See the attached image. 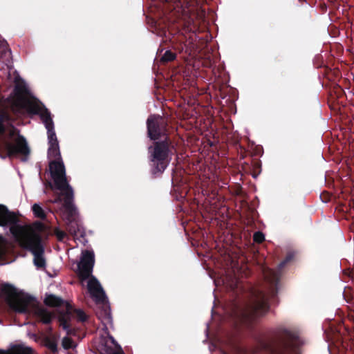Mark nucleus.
I'll list each match as a JSON object with an SVG mask.
<instances>
[{
    "instance_id": "1",
    "label": "nucleus",
    "mask_w": 354,
    "mask_h": 354,
    "mask_svg": "<svg viewBox=\"0 0 354 354\" xmlns=\"http://www.w3.org/2000/svg\"><path fill=\"white\" fill-rule=\"evenodd\" d=\"M263 276L268 286L267 290L252 288V299L242 313L243 320L248 326L268 313V299L275 297L278 292L279 274L272 270L263 267Z\"/></svg>"
},
{
    "instance_id": "2",
    "label": "nucleus",
    "mask_w": 354,
    "mask_h": 354,
    "mask_svg": "<svg viewBox=\"0 0 354 354\" xmlns=\"http://www.w3.org/2000/svg\"><path fill=\"white\" fill-rule=\"evenodd\" d=\"M259 348L270 354H296L303 342L295 329L284 327L276 329L267 338L257 337Z\"/></svg>"
},
{
    "instance_id": "3",
    "label": "nucleus",
    "mask_w": 354,
    "mask_h": 354,
    "mask_svg": "<svg viewBox=\"0 0 354 354\" xmlns=\"http://www.w3.org/2000/svg\"><path fill=\"white\" fill-rule=\"evenodd\" d=\"M0 292L8 297V301L10 307L15 312L25 314L33 313L43 324H49L51 323L53 318V313L45 308L40 306L35 297L29 295L15 297L17 290L9 283L2 284Z\"/></svg>"
},
{
    "instance_id": "4",
    "label": "nucleus",
    "mask_w": 354,
    "mask_h": 354,
    "mask_svg": "<svg viewBox=\"0 0 354 354\" xmlns=\"http://www.w3.org/2000/svg\"><path fill=\"white\" fill-rule=\"evenodd\" d=\"M176 152V146L169 136L154 141L148 147L149 172L152 178L162 176Z\"/></svg>"
},
{
    "instance_id": "5",
    "label": "nucleus",
    "mask_w": 354,
    "mask_h": 354,
    "mask_svg": "<svg viewBox=\"0 0 354 354\" xmlns=\"http://www.w3.org/2000/svg\"><path fill=\"white\" fill-rule=\"evenodd\" d=\"M49 171L54 183L47 181L46 186L52 190L55 188L60 191L59 193L56 194L55 198L50 200L49 202L59 204L63 200H65V204L70 209L71 199H74V192L67 180L65 166L62 160L50 161Z\"/></svg>"
},
{
    "instance_id": "6",
    "label": "nucleus",
    "mask_w": 354,
    "mask_h": 354,
    "mask_svg": "<svg viewBox=\"0 0 354 354\" xmlns=\"http://www.w3.org/2000/svg\"><path fill=\"white\" fill-rule=\"evenodd\" d=\"M94 263L93 252L88 250L82 251L80 261L77 264V274L82 281L88 279L87 288L95 303L105 304L107 302L105 292L98 280L92 275Z\"/></svg>"
},
{
    "instance_id": "7",
    "label": "nucleus",
    "mask_w": 354,
    "mask_h": 354,
    "mask_svg": "<svg viewBox=\"0 0 354 354\" xmlns=\"http://www.w3.org/2000/svg\"><path fill=\"white\" fill-rule=\"evenodd\" d=\"M44 225L38 223L36 227H17L19 232L23 233V238L18 243L20 246L30 251L34 256L33 263L37 269L46 268V261L44 258V247L42 243V237L40 232Z\"/></svg>"
},
{
    "instance_id": "8",
    "label": "nucleus",
    "mask_w": 354,
    "mask_h": 354,
    "mask_svg": "<svg viewBox=\"0 0 354 354\" xmlns=\"http://www.w3.org/2000/svg\"><path fill=\"white\" fill-rule=\"evenodd\" d=\"M24 102V107L28 113L39 115L47 129L48 145L59 144L50 111L45 106H41V104L35 101L26 100Z\"/></svg>"
},
{
    "instance_id": "9",
    "label": "nucleus",
    "mask_w": 354,
    "mask_h": 354,
    "mask_svg": "<svg viewBox=\"0 0 354 354\" xmlns=\"http://www.w3.org/2000/svg\"><path fill=\"white\" fill-rule=\"evenodd\" d=\"M19 221L15 212L10 211L5 205L0 204V226L10 225V231L17 242L24 236L23 233L20 232L17 227H33L30 225H19Z\"/></svg>"
},
{
    "instance_id": "10",
    "label": "nucleus",
    "mask_w": 354,
    "mask_h": 354,
    "mask_svg": "<svg viewBox=\"0 0 354 354\" xmlns=\"http://www.w3.org/2000/svg\"><path fill=\"white\" fill-rule=\"evenodd\" d=\"M167 121L159 115H150L147 120L148 137L154 141L168 136Z\"/></svg>"
},
{
    "instance_id": "11",
    "label": "nucleus",
    "mask_w": 354,
    "mask_h": 354,
    "mask_svg": "<svg viewBox=\"0 0 354 354\" xmlns=\"http://www.w3.org/2000/svg\"><path fill=\"white\" fill-rule=\"evenodd\" d=\"M73 201L74 199H71V207L69 209L65 204V200H63L61 203H62V205L60 207V210L63 211L65 219L66 220V230L75 239L78 235L83 236L84 232H82L80 225L75 219L76 214V207L73 203Z\"/></svg>"
},
{
    "instance_id": "12",
    "label": "nucleus",
    "mask_w": 354,
    "mask_h": 354,
    "mask_svg": "<svg viewBox=\"0 0 354 354\" xmlns=\"http://www.w3.org/2000/svg\"><path fill=\"white\" fill-rule=\"evenodd\" d=\"M4 146L9 158L20 154L25 157L22 160H26V157L29 156L30 152L25 138L20 135L16 139L15 145L8 141H5Z\"/></svg>"
},
{
    "instance_id": "13",
    "label": "nucleus",
    "mask_w": 354,
    "mask_h": 354,
    "mask_svg": "<svg viewBox=\"0 0 354 354\" xmlns=\"http://www.w3.org/2000/svg\"><path fill=\"white\" fill-rule=\"evenodd\" d=\"M202 21V15L198 14H191L187 16H185L183 21V30L185 32H192L196 34L201 32L200 23Z\"/></svg>"
},
{
    "instance_id": "14",
    "label": "nucleus",
    "mask_w": 354,
    "mask_h": 354,
    "mask_svg": "<svg viewBox=\"0 0 354 354\" xmlns=\"http://www.w3.org/2000/svg\"><path fill=\"white\" fill-rule=\"evenodd\" d=\"M73 312V306L68 304H66V313L59 316V322L60 326L66 331L68 335L74 334V330L71 328L70 325L71 316Z\"/></svg>"
},
{
    "instance_id": "15",
    "label": "nucleus",
    "mask_w": 354,
    "mask_h": 354,
    "mask_svg": "<svg viewBox=\"0 0 354 354\" xmlns=\"http://www.w3.org/2000/svg\"><path fill=\"white\" fill-rule=\"evenodd\" d=\"M15 93L19 100L21 101V107L22 109H24L26 110V108L24 107V102L26 100H30L32 101H35L38 102L39 104H41V106H45L39 100H38L35 97H31L30 98H27L26 96L29 95V91L26 86L24 84H16L15 87Z\"/></svg>"
},
{
    "instance_id": "16",
    "label": "nucleus",
    "mask_w": 354,
    "mask_h": 354,
    "mask_svg": "<svg viewBox=\"0 0 354 354\" xmlns=\"http://www.w3.org/2000/svg\"><path fill=\"white\" fill-rule=\"evenodd\" d=\"M243 168L245 171L249 172L254 178H257L261 171V162L259 159H252L251 165L245 162Z\"/></svg>"
},
{
    "instance_id": "17",
    "label": "nucleus",
    "mask_w": 354,
    "mask_h": 354,
    "mask_svg": "<svg viewBox=\"0 0 354 354\" xmlns=\"http://www.w3.org/2000/svg\"><path fill=\"white\" fill-rule=\"evenodd\" d=\"M44 304L50 307H59L66 304L61 297L54 295H48L44 299Z\"/></svg>"
},
{
    "instance_id": "18",
    "label": "nucleus",
    "mask_w": 354,
    "mask_h": 354,
    "mask_svg": "<svg viewBox=\"0 0 354 354\" xmlns=\"http://www.w3.org/2000/svg\"><path fill=\"white\" fill-rule=\"evenodd\" d=\"M33 353L34 351L30 347L23 344H15L11 346L8 354H33Z\"/></svg>"
},
{
    "instance_id": "19",
    "label": "nucleus",
    "mask_w": 354,
    "mask_h": 354,
    "mask_svg": "<svg viewBox=\"0 0 354 354\" xmlns=\"http://www.w3.org/2000/svg\"><path fill=\"white\" fill-rule=\"evenodd\" d=\"M11 121L10 115L5 111H0V135L3 136L6 131L5 122H10Z\"/></svg>"
},
{
    "instance_id": "20",
    "label": "nucleus",
    "mask_w": 354,
    "mask_h": 354,
    "mask_svg": "<svg viewBox=\"0 0 354 354\" xmlns=\"http://www.w3.org/2000/svg\"><path fill=\"white\" fill-rule=\"evenodd\" d=\"M44 344L53 354L58 352L57 339L54 337H46L44 339Z\"/></svg>"
},
{
    "instance_id": "21",
    "label": "nucleus",
    "mask_w": 354,
    "mask_h": 354,
    "mask_svg": "<svg viewBox=\"0 0 354 354\" xmlns=\"http://www.w3.org/2000/svg\"><path fill=\"white\" fill-rule=\"evenodd\" d=\"M48 158L49 159L53 158L54 160H62L59 151V144L49 145L48 149Z\"/></svg>"
},
{
    "instance_id": "22",
    "label": "nucleus",
    "mask_w": 354,
    "mask_h": 354,
    "mask_svg": "<svg viewBox=\"0 0 354 354\" xmlns=\"http://www.w3.org/2000/svg\"><path fill=\"white\" fill-rule=\"evenodd\" d=\"M32 210L35 217L39 218L41 220L46 219V213L39 205L37 203L34 204L32 207Z\"/></svg>"
},
{
    "instance_id": "23",
    "label": "nucleus",
    "mask_w": 354,
    "mask_h": 354,
    "mask_svg": "<svg viewBox=\"0 0 354 354\" xmlns=\"http://www.w3.org/2000/svg\"><path fill=\"white\" fill-rule=\"evenodd\" d=\"M176 57V54L170 50H167L165 52L162 56L160 58V62L162 63H167L171 61H174Z\"/></svg>"
},
{
    "instance_id": "24",
    "label": "nucleus",
    "mask_w": 354,
    "mask_h": 354,
    "mask_svg": "<svg viewBox=\"0 0 354 354\" xmlns=\"http://www.w3.org/2000/svg\"><path fill=\"white\" fill-rule=\"evenodd\" d=\"M74 313H75V315L77 317V319L80 322H85L87 320V316L86 313L81 309H73Z\"/></svg>"
},
{
    "instance_id": "25",
    "label": "nucleus",
    "mask_w": 354,
    "mask_h": 354,
    "mask_svg": "<svg viewBox=\"0 0 354 354\" xmlns=\"http://www.w3.org/2000/svg\"><path fill=\"white\" fill-rule=\"evenodd\" d=\"M265 240V235L263 232L257 231L253 234V241L257 243H261Z\"/></svg>"
},
{
    "instance_id": "26",
    "label": "nucleus",
    "mask_w": 354,
    "mask_h": 354,
    "mask_svg": "<svg viewBox=\"0 0 354 354\" xmlns=\"http://www.w3.org/2000/svg\"><path fill=\"white\" fill-rule=\"evenodd\" d=\"M62 344L64 348L70 349L73 347V341L72 339L65 337L62 339Z\"/></svg>"
},
{
    "instance_id": "27",
    "label": "nucleus",
    "mask_w": 354,
    "mask_h": 354,
    "mask_svg": "<svg viewBox=\"0 0 354 354\" xmlns=\"http://www.w3.org/2000/svg\"><path fill=\"white\" fill-rule=\"evenodd\" d=\"M121 351H122L121 348L119 351H115L113 350V348L111 346H104L103 348L102 349L101 353L102 354H114V353H121Z\"/></svg>"
},
{
    "instance_id": "28",
    "label": "nucleus",
    "mask_w": 354,
    "mask_h": 354,
    "mask_svg": "<svg viewBox=\"0 0 354 354\" xmlns=\"http://www.w3.org/2000/svg\"><path fill=\"white\" fill-rule=\"evenodd\" d=\"M55 234L57 238V239L60 241H62L66 236V233L64 231L56 230L55 231Z\"/></svg>"
},
{
    "instance_id": "29",
    "label": "nucleus",
    "mask_w": 354,
    "mask_h": 354,
    "mask_svg": "<svg viewBox=\"0 0 354 354\" xmlns=\"http://www.w3.org/2000/svg\"><path fill=\"white\" fill-rule=\"evenodd\" d=\"M291 256L288 255L286 259L279 263V268H282L285 265L291 260Z\"/></svg>"
},
{
    "instance_id": "30",
    "label": "nucleus",
    "mask_w": 354,
    "mask_h": 354,
    "mask_svg": "<svg viewBox=\"0 0 354 354\" xmlns=\"http://www.w3.org/2000/svg\"><path fill=\"white\" fill-rule=\"evenodd\" d=\"M10 127H11V129L9 131V137L12 138L15 135V133L18 131V130L12 124H10Z\"/></svg>"
},
{
    "instance_id": "31",
    "label": "nucleus",
    "mask_w": 354,
    "mask_h": 354,
    "mask_svg": "<svg viewBox=\"0 0 354 354\" xmlns=\"http://www.w3.org/2000/svg\"><path fill=\"white\" fill-rule=\"evenodd\" d=\"M331 72V70L328 68V67H324V75L326 78L328 80H330V73Z\"/></svg>"
},
{
    "instance_id": "32",
    "label": "nucleus",
    "mask_w": 354,
    "mask_h": 354,
    "mask_svg": "<svg viewBox=\"0 0 354 354\" xmlns=\"http://www.w3.org/2000/svg\"><path fill=\"white\" fill-rule=\"evenodd\" d=\"M197 5H203L206 0H193Z\"/></svg>"
},
{
    "instance_id": "33",
    "label": "nucleus",
    "mask_w": 354,
    "mask_h": 354,
    "mask_svg": "<svg viewBox=\"0 0 354 354\" xmlns=\"http://www.w3.org/2000/svg\"><path fill=\"white\" fill-rule=\"evenodd\" d=\"M162 1L167 3H176L178 0H162Z\"/></svg>"
},
{
    "instance_id": "34",
    "label": "nucleus",
    "mask_w": 354,
    "mask_h": 354,
    "mask_svg": "<svg viewBox=\"0 0 354 354\" xmlns=\"http://www.w3.org/2000/svg\"><path fill=\"white\" fill-rule=\"evenodd\" d=\"M10 351V349L8 351H7V352L3 351H0V354H8Z\"/></svg>"
},
{
    "instance_id": "35",
    "label": "nucleus",
    "mask_w": 354,
    "mask_h": 354,
    "mask_svg": "<svg viewBox=\"0 0 354 354\" xmlns=\"http://www.w3.org/2000/svg\"><path fill=\"white\" fill-rule=\"evenodd\" d=\"M114 354H124L123 351H121V353H114Z\"/></svg>"
}]
</instances>
